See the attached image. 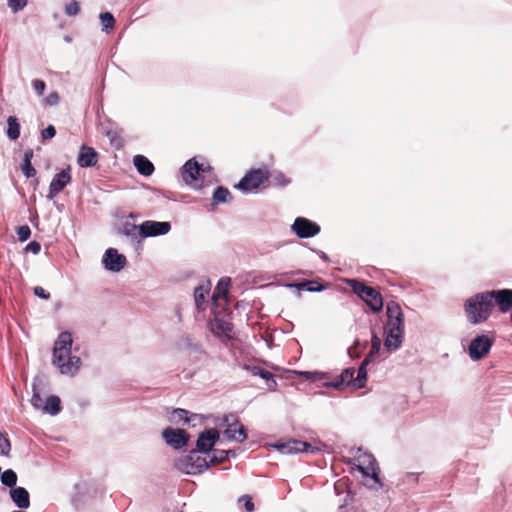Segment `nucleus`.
I'll list each match as a JSON object with an SVG mask.
<instances>
[{"mask_svg": "<svg viewBox=\"0 0 512 512\" xmlns=\"http://www.w3.org/2000/svg\"><path fill=\"white\" fill-rule=\"evenodd\" d=\"M171 230L169 222H160L153 220H146L140 225H132L130 227V238L145 239L148 237H157L166 235Z\"/></svg>", "mask_w": 512, "mask_h": 512, "instance_id": "obj_5", "label": "nucleus"}, {"mask_svg": "<svg viewBox=\"0 0 512 512\" xmlns=\"http://www.w3.org/2000/svg\"><path fill=\"white\" fill-rule=\"evenodd\" d=\"M32 87L38 95H42L45 90L46 84L42 80L35 79L32 81Z\"/></svg>", "mask_w": 512, "mask_h": 512, "instance_id": "obj_46", "label": "nucleus"}, {"mask_svg": "<svg viewBox=\"0 0 512 512\" xmlns=\"http://www.w3.org/2000/svg\"><path fill=\"white\" fill-rule=\"evenodd\" d=\"M224 434L227 438L238 442H243L247 438L244 426L236 419L233 423L228 424Z\"/></svg>", "mask_w": 512, "mask_h": 512, "instance_id": "obj_22", "label": "nucleus"}, {"mask_svg": "<svg viewBox=\"0 0 512 512\" xmlns=\"http://www.w3.org/2000/svg\"><path fill=\"white\" fill-rule=\"evenodd\" d=\"M267 180L268 174L265 171L255 169L248 172L235 187L244 193L256 192Z\"/></svg>", "mask_w": 512, "mask_h": 512, "instance_id": "obj_8", "label": "nucleus"}, {"mask_svg": "<svg viewBox=\"0 0 512 512\" xmlns=\"http://www.w3.org/2000/svg\"><path fill=\"white\" fill-rule=\"evenodd\" d=\"M56 135V129L53 125H48L41 133L43 141L49 140Z\"/></svg>", "mask_w": 512, "mask_h": 512, "instance_id": "obj_44", "label": "nucleus"}, {"mask_svg": "<svg viewBox=\"0 0 512 512\" xmlns=\"http://www.w3.org/2000/svg\"><path fill=\"white\" fill-rule=\"evenodd\" d=\"M493 341L486 335H478L469 344L468 354L474 360L484 358L490 351Z\"/></svg>", "mask_w": 512, "mask_h": 512, "instance_id": "obj_9", "label": "nucleus"}, {"mask_svg": "<svg viewBox=\"0 0 512 512\" xmlns=\"http://www.w3.org/2000/svg\"><path fill=\"white\" fill-rule=\"evenodd\" d=\"M239 502L243 503L246 512H253L255 510L251 496L243 495L239 498Z\"/></svg>", "mask_w": 512, "mask_h": 512, "instance_id": "obj_43", "label": "nucleus"}, {"mask_svg": "<svg viewBox=\"0 0 512 512\" xmlns=\"http://www.w3.org/2000/svg\"><path fill=\"white\" fill-rule=\"evenodd\" d=\"M80 12V4L78 1L73 0L65 6V14L68 16H76Z\"/></svg>", "mask_w": 512, "mask_h": 512, "instance_id": "obj_38", "label": "nucleus"}, {"mask_svg": "<svg viewBox=\"0 0 512 512\" xmlns=\"http://www.w3.org/2000/svg\"><path fill=\"white\" fill-rule=\"evenodd\" d=\"M368 362V358H365V360L363 361V363L361 364L357 371V377L355 378V380H357L360 383L367 380L366 364Z\"/></svg>", "mask_w": 512, "mask_h": 512, "instance_id": "obj_41", "label": "nucleus"}, {"mask_svg": "<svg viewBox=\"0 0 512 512\" xmlns=\"http://www.w3.org/2000/svg\"><path fill=\"white\" fill-rule=\"evenodd\" d=\"M31 405L38 410L43 411L45 406V399L41 396L40 392L37 390V386H33V395L30 399Z\"/></svg>", "mask_w": 512, "mask_h": 512, "instance_id": "obj_33", "label": "nucleus"}, {"mask_svg": "<svg viewBox=\"0 0 512 512\" xmlns=\"http://www.w3.org/2000/svg\"><path fill=\"white\" fill-rule=\"evenodd\" d=\"M38 182H39V181H38V179H36V180L34 181V184H35V185H37V184H38Z\"/></svg>", "mask_w": 512, "mask_h": 512, "instance_id": "obj_54", "label": "nucleus"}, {"mask_svg": "<svg viewBox=\"0 0 512 512\" xmlns=\"http://www.w3.org/2000/svg\"><path fill=\"white\" fill-rule=\"evenodd\" d=\"M25 250L29 251V252H32L33 254L36 255V254H38L40 252L41 245L37 241H31L30 243L27 244Z\"/></svg>", "mask_w": 512, "mask_h": 512, "instance_id": "obj_49", "label": "nucleus"}, {"mask_svg": "<svg viewBox=\"0 0 512 512\" xmlns=\"http://www.w3.org/2000/svg\"><path fill=\"white\" fill-rule=\"evenodd\" d=\"M493 306L497 305L502 313L512 309V289L491 290Z\"/></svg>", "mask_w": 512, "mask_h": 512, "instance_id": "obj_17", "label": "nucleus"}, {"mask_svg": "<svg viewBox=\"0 0 512 512\" xmlns=\"http://www.w3.org/2000/svg\"><path fill=\"white\" fill-rule=\"evenodd\" d=\"M21 171L27 178H32L36 175V169L29 161H23L21 164Z\"/></svg>", "mask_w": 512, "mask_h": 512, "instance_id": "obj_40", "label": "nucleus"}, {"mask_svg": "<svg viewBox=\"0 0 512 512\" xmlns=\"http://www.w3.org/2000/svg\"><path fill=\"white\" fill-rule=\"evenodd\" d=\"M212 332L217 337H223V338H231V332L233 329V326L230 322L221 319V318H215L214 322L211 324Z\"/></svg>", "mask_w": 512, "mask_h": 512, "instance_id": "obj_24", "label": "nucleus"}, {"mask_svg": "<svg viewBox=\"0 0 512 512\" xmlns=\"http://www.w3.org/2000/svg\"><path fill=\"white\" fill-rule=\"evenodd\" d=\"M232 198L231 193L225 187H218L213 193V200L215 203H226Z\"/></svg>", "mask_w": 512, "mask_h": 512, "instance_id": "obj_32", "label": "nucleus"}, {"mask_svg": "<svg viewBox=\"0 0 512 512\" xmlns=\"http://www.w3.org/2000/svg\"><path fill=\"white\" fill-rule=\"evenodd\" d=\"M275 447L282 453H298V452H313L312 445L305 441L289 439L287 441H278Z\"/></svg>", "mask_w": 512, "mask_h": 512, "instance_id": "obj_16", "label": "nucleus"}, {"mask_svg": "<svg viewBox=\"0 0 512 512\" xmlns=\"http://www.w3.org/2000/svg\"><path fill=\"white\" fill-rule=\"evenodd\" d=\"M229 452L226 450H214L213 456L209 460L210 465L222 463L228 458Z\"/></svg>", "mask_w": 512, "mask_h": 512, "instance_id": "obj_35", "label": "nucleus"}, {"mask_svg": "<svg viewBox=\"0 0 512 512\" xmlns=\"http://www.w3.org/2000/svg\"><path fill=\"white\" fill-rule=\"evenodd\" d=\"M355 461L358 462L357 469L363 474V476L371 477L377 485L382 487L383 484L379 478L380 468L372 454L361 452L355 457Z\"/></svg>", "mask_w": 512, "mask_h": 512, "instance_id": "obj_7", "label": "nucleus"}, {"mask_svg": "<svg viewBox=\"0 0 512 512\" xmlns=\"http://www.w3.org/2000/svg\"><path fill=\"white\" fill-rule=\"evenodd\" d=\"M28 3V0H7V5L13 13L23 10Z\"/></svg>", "mask_w": 512, "mask_h": 512, "instance_id": "obj_37", "label": "nucleus"}, {"mask_svg": "<svg viewBox=\"0 0 512 512\" xmlns=\"http://www.w3.org/2000/svg\"><path fill=\"white\" fill-rule=\"evenodd\" d=\"M173 419L175 421H183L184 423H188L190 419L188 418V411L184 409H176L173 411Z\"/></svg>", "mask_w": 512, "mask_h": 512, "instance_id": "obj_42", "label": "nucleus"}, {"mask_svg": "<svg viewBox=\"0 0 512 512\" xmlns=\"http://www.w3.org/2000/svg\"><path fill=\"white\" fill-rule=\"evenodd\" d=\"M219 439V432L216 429H209L202 432L196 442L198 452H209Z\"/></svg>", "mask_w": 512, "mask_h": 512, "instance_id": "obj_18", "label": "nucleus"}, {"mask_svg": "<svg viewBox=\"0 0 512 512\" xmlns=\"http://www.w3.org/2000/svg\"><path fill=\"white\" fill-rule=\"evenodd\" d=\"M102 264L107 271L119 272L126 266L127 259L117 249L108 248L102 257Z\"/></svg>", "mask_w": 512, "mask_h": 512, "instance_id": "obj_10", "label": "nucleus"}, {"mask_svg": "<svg viewBox=\"0 0 512 512\" xmlns=\"http://www.w3.org/2000/svg\"><path fill=\"white\" fill-rule=\"evenodd\" d=\"M61 410L60 398L56 395H49L45 398L44 413L50 415H57Z\"/></svg>", "mask_w": 512, "mask_h": 512, "instance_id": "obj_26", "label": "nucleus"}, {"mask_svg": "<svg viewBox=\"0 0 512 512\" xmlns=\"http://www.w3.org/2000/svg\"><path fill=\"white\" fill-rule=\"evenodd\" d=\"M511 321H512V312H511Z\"/></svg>", "mask_w": 512, "mask_h": 512, "instance_id": "obj_55", "label": "nucleus"}, {"mask_svg": "<svg viewBox=\"0 0 512 512\" xmlns=\"http://www.w3.org/2000/svg\"><path fill=\"white\" fill-rule=\"evenodd\" d=\"M175 465L181 472L191 475L202 473L210 466L209 461L195 450L178 458Z\"/></svg>", "mask_w": 512, "mask_h": 512, "instance_id": "obj_6", "label": "nucleus"}, {"mask_svg": "<svg viewBox=\"0 0 512 512\" xmlns=\"http://www.w3.org/2000/svg\"><path fill=\"white\" fill-rule=\"evenodd\" d=\"M380 348H381V339L373 334L372 336V339H371V350L368 354V356L366 358H368V361H370V359L372 357H374L375 355H377L380 351Z\"/></svg>", "mask_w": 512, "mask_h": 512, "instance_id": "obj_36", "label": "nucleus"}, {"mask_svg": "<svg viewBox=\"0 0 512 512\" xmlns=\"http://www.w3.org/2000/svg\"><path fill=\"white\" fill-rule=\"evenodd\" d=\"M8 129L7 136L11 140H16L20 136V124L15 116H9L7 119Z\"/></svg>", "mask_w": 512, "mask_h": 512, "instance_id": "obj_28", "label": "nucleus"}, {"mask_svg": "<svg viewBox=\"0 0 512 512\" xmlns=\"http://www.w3.org/2000/svg\"><path fill=\"white\" fill-rule=\"evenodd\" d=\"M10 497L14 504L20 509H26L30 506V497L24 487H14L10 490Z\"/></svg>", "mask_w": 512, "mask_h": 512, "instance_id": "obj_21", "label": "nucleus"}, {"mask_svg": "<svg viewBox=\"0 0 512 512\" xmlns=\"http://www.w3.org/2000/svg\"><path fill=\"white\" fill-rule=\"evenodd\" d=\"M71 180L72 177L69 166L56 173L50 182L47 199H54L67 185L71 183Z\"/></svg>", "mask_w": 512, "mask_h": 512, "instance_id": "obj_11", "label": "nucleus"}, {"mask_svg": "<svg viewBox=\"0 0 512 512\" xmlns=\"http://www.w3.org/2000/svg\"><path fill=\"white\" fill-rule=\"evenodd\" d=\"M32 158H33V150H32V149H27V150L24 152L23 161H29V162H31Z\"/></svg>", "mask_w": 512, "mask_h": 512, "instance_id": "obj_50", "label": "nucleus"}, {"mask_svg": "<svg viewBox=\"0 0 512 512\" xmlns=\"http://www.w3.org/2000/svg\"><path fill=\"white\" fill-rule=\"evenodd\" d=\"M230 283V278H221L216 286L215 292L213 293V299L215 300L217 297H226L228 294V288L230 286Z\"/></svg>", "mask_w": 512, "mask_h": 512, "instance_id": "obj_29", "label": "nucleus"}, {"mask_svg": "<svg viewBox=\"0 0 512 512\" xmlns=\"http://www.w3.org/2000/svg\"><path fill=\"white\" fill-rule=\"evenodd\" d=\"M292 230L299 238H309L320 232V226L307 218L298 217L292 225Z\"/></svg>", "mask_w": 512, "mask_h": 512, "instance_id": "obj_13", "label": "nucleus"}, {"mask_svg": "<svg viewBox=\"0 0 512 512\" xmlns=\"http://www.w3.org/2000/svg\"><path fill=\"white\" fill-rule=\"evenodd\" d=\"M98 157L94 148L81 146L77 162L80 167H93L97 164Z\"/></svg>", "mask_w": 512, "mask_h": 512, "instance_id": "obj_20", "label": "nucleus"}, {"mask_svg": "<svg viewBox=\"0 0 512 512\" xmlns=\"http://www.w3.org/2000/svg\"><path fill=\"white\" fill-rule=\"evenodd\" d=\"M244 370L247 374L251 376H259L266 382H272L273 384H277V381H285L290 384H294L298 378L299 381L303 382H318L324 381L323 384H355V369L347 368L345 369L338 381H330L325 373L321 372H309V371H296V370H285L279 374H272L271 372L262 369L259 366L255 365H246Z\"/></svg>", "mask_w": 512, "mask_h": 512, "instance_id": "obj_1", "label": "nucleus"}, {"mask_svg": "<svg viewBox=\"0 0 512 512\" xmlns=\"http://www.w3.org/2000/svg\"><path fill=\"white\" fill-rule=\"evenodd\" d=\"M101 31L109 34L115 27V18L110 12H102L99 15Z\"/></svg>", "mask_w": 512, "mask_h": 512, "instance_id": "obj_27", "label": "nucleus"}, {"mask_svg": "<svg viewBox=\"0 0 512 512\" xmlns=\"http://www.w3.org/2000/svg\"><path fill=\"white\" fill-rule=\"evenodd\" d=\"M11 450V444L8 439L7 433L4 431L0 432V453L3 456H9Z\"/></svg>", "mask_w": 512, "mask_h": 512, "instance_id": "obj_34", "label": "nucleus"}, {"mask_svg": "<svg viewBox=\"0 0 512 512\" xmlns=\"http://www.w3.org/2000/svg\"><path fill=\"white\" fill-rule=\"evenodd\" d=\"M65 40L68 42L71 41V39L69 37H65Z\"/></svg>", "mask_w": 512, "mask_h": 512, "instance_id": "obj_53", "label": "nucleus"}, {"mask_svg": "<svg viewBox=\"0 0 512 512\" xmlns=\"http://www.w3.org/2000/svg\"><path fill=\"white\" fill-rule=\"evenodd\" d=\"M133 164L138 173L145 177L151 176L155 170L153 163L143 155H135Z\"/></svg>", "mask_w": 512, "mask_h": 512, "instance_id": "obj_23", "label": "nucleus"}, {"mask_svg": "<svg viewBox=\"0 0 512 512\" xmlns=\"http://www.w3.org/2000/svg\"><path fill=\"white\" fill-rule=\"evenodd\" d=\"M387 321L384 328L404 330V315L400 305L390 301L386 306Z\"/></svg>", "mask_w": 512, "mask_h": 512, "instance_id": "obj_12", "label": "nucleus"}, {"mask_svg": "<svg viewBox=\"0 0 512 512\" xmlns=\"http://www.w3.org/2000/svg\"><path fill=\"white\" fill-rule=\"evenodd\" d=\"M162 437L165 442L174 449L184 447L189 441V434L183 429H174L168 427L163 430Z\"/></svg>", "mask_w": 512, "mask_h": 512, "instance_id": "obj_14", "label": "nucleus"}, {"mask_svg": "<svg viewBox=\"0 0 512 512\" xmlns=\"http://www.w3.org/2000/svg\"><path fill=\"white\" fill-rule=\"evenodd\" d=\"M16 232L18 239L21 242L28 240L31 236V229L28 225H22L18 227Z\"/></svg>", "mask_w": 512, "mask_h": 512, "instance_id": "obj_39", "label": "nucleus"}, {"mask_svg": "<svg viewBox=\"0 0 512 512\" xmlns=\"http://www.w3.org/2000/svg\"><path fill=\"white\" fill-rule=\"evenodd\" d=\"M33 292L35 296L48 300L50 298V293L47 292L43 287L41 286H35L33 289Z\"/></svg>", "mask_w": 512, "mask_h": 512, "instance_id": "obj_48", "label": "nucleus"}, {"mask_svg": "<svg viewBox=\"0 0 512 512\" xmlns=\"http://www.w3.org/2000/svg\"><path fill=\"white\" fill-rule=\"evenodd\" d=\"M72 344V334L64 331L58 335L53 347V365L61 374L69 376L75 375L81 366L80 357L71 355Z\"/></svg>", "mask_w": 512, "mask_h": 512, "instance_id": "obj_2", "label": "nucleus"}, {"mask_svg": "<svg viewBox=\"0 0 512 512\" xmlns=\"http://www.w3.org/2000/svg\"><path fill=\"white\" fill-rule=\"evenodd\" d=\"M60 97L57 92H51L45 99V103L49 106H54L59 103Z\"/></svg>", "mask_w": 512, "mask_h": 512, "instance_id": "obj_47", "label": "nucleus"}, {"mask_svg": "<svg viewBox=\"0 0 512 512\" xmlns=\"http://www.w3.org/2000/svg\"><path fill=\"white\" fill-rule=\"evenodd\" d=\"M299 288H303L305 287L307 291L309 292H319V291H322L324 289V286L322 285H315V283L313 282H306V283H302L298 286Z\"/></svg>", "mask_w": 512, "mask_h": 512, "instance_id": "obj_45", "label": "nucleus"}, {"mask_svg": "<svg viewBox=\"0 0 512 512\" xmlns=\"http://www.w3.org/2000/svg\"><path fill=\"white\" fill-rule=\"evenodd\" d=\"M210 285H200L195 288L194 299L198 310H204L206 305V299L209 295Z\"/></svg>", "mask_w": 512, "mask_h": 512, "instance_id": "obj_25", "label": "nucleus"}, {"mask_svg": "<svg viewBox=\"0 0 512 512\" xmlns=\"http://www.w3.org/2000/svg\"><path fill=\"white\" fill-rule=\"evenodd\" d=\"M205 169L204 165L199 164L194 159H190L182 167L183 180L194 188H200L197 181L199 179L200 172H204Z\"/></svg>", "mask_w": 512, "mask_h": 512, "instance_id": "obj_15", "label": "nucleus"}, {"mask_svg": "<svg viewBox=\"0 0 512 512\" xmlns=\"http://www.w3.org/2000/svg\"><path fill=\"white\" fill-rule=\"evenodd\" d=\"M491 296L490 291H486L477 293L466 300L464 310L471 324H479L489 318L493 310Z\"/></svg>", "mask_w": 512, "mask_h": 512, "instance_id": "obj_3", "label": "nucleus"}, {"mask_svg": "<svg viewBox=\"0 0 512 512\" xmlns=\"http://www.w3.org/2000/svg\"><path fill=\"white\" fill-rule=\"evenodd\" d=\"M347 284L355 294H357L369 307L377 313L383 308V298L376 289L371 286H367L363 282L355 279H350Z\"/></svg>", "mask_w": 512, "mask_h": 512, "instance_id": "obj_4", "label": "nucleus"}, {"mask_svg": "<svg viewBox=\"0 0 512 512\" xmlns=\"http://www.w3.org/2000/svg\"><path fill=\"white\" fill-rule=\"evenodd\" d=\"M279 181L282 185H287L289 183V181L285 179L283 175L280 176Z\"/></svg>", "mask_w": 512, "mask_h": 512, "instance_id": "obj_52", "label": "nucleus"}, {"mask_svg": "<svg viewBox=\"0 0 512 512\" xmlns=\"http://www.w3.org/2000/svg\"><path fill=\"white\" fill-rule=\"evenodd\" d=\"M384 334V346L388 351H396L401 347L404 338V330L384 328Z\"/></svg>", "mask_w": 512, "mask_h": 512, "instance_id": "obj_19", "label": "nucleus"}, {"mask_svg": "<svg viewBox=\"0 0 512 512\" xmlns=\"http://www.w3.org/2000/svg\"><path fill=\"white\" fill-rule=\"evenodd\" d=\"M1 482L3 485L10 487L11 489L15 487L17 483V474L12 469H7L1 474Z\"/></svg>", "mask_w": 512, "mask_h": 512, "instance_id": "obj_31", "label": "nucleus"}, {"mask_svg": "<svg viewBox=\"0 0 512 512\" xmlns=\"http://www.w3.org/2000/svg\"><path fill=\"white\" fill-rule=\"evenodd\" d=\"M119 232L128 236V223H124Z\"/></svg>", "mask_w": 512, "mask_h": 512, "instance_id": "obj_51", "label": "nucleus"}, {"mask_svg": "<svg viewBox=\"0 0 512 512\" xmlns=\"http://www.w3.org/2000/svg\"><path fill=\"white\" fill-rule=\"evenodd\" d=\"M104 134L109 139L111 146H113L115 149L123 148L124 139L118 134L116 130H106Z\"/></svg>", "mask_w": 512, "mask_h": 512, "instance_id": "obj_30", "label": "nucleus"}]
</instances>
